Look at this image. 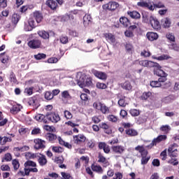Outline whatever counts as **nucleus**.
I'll list each match as a JSON object with an SVG mask.
<instances>
[{"instance_id":"nucleus-1","label":"nucleus","mask_w":179,"mask_h":179,"mask_svg":"<svg viewBox=\"0 0 179 179\" xmlns=\"http://www.w3.org/2000/svg\"><path fill=\"white\" fill-rule=\"evenodd\" d=\"M139 65L144 66L145 68H155L154 73L157 76H167V73L162 69V66L157 62H154L149 60H141L139 62Z\"/></svg>"},{"instance_id":"nucleus-2","label":"nucleus","mask_w":179,"mask_h":179,"mask_svg":"<svg viewBox=\"0 0 179 179\" xmlns=\"http://www.w3.org/2000/svg\"><path fill=\"white\" fill-rule=\"evenodd\" d=\"M142 20L143 23H150L152 29L155 30L160 29V22L157 20V18L153 17V15H149L148 13H143Z\"/></svg>"},{"instance_id":"nucleus-3","label":"nucleus","mask_w":179,"mask_h":179,"mask_svg":"<svg viewBox=\"0 0 179 179\" xmlns=\"http://www.w3.org/2000/svg\"><path fill=\"white\" fill-rule=\"evenodd\" d=\"M93 107L95 110L98 111H101L102 114H109L110 113V108H108L106 104L101 103V102H94L93 103Z\"/></svg>"},{"instance_id":"nucleus-4","label":"nucleus","mask_w":179,"mask_h":179,"mask_svg":"<svg viewBox=\"0 0 179 179\" xmlns=\"http://www.w3.org/2000/svg\"><path fill=\"white\" fill-rule=\"evenodd\" d=\"M120 6V4L115 1H110L109 3L102 6V8L104 10H115L117 8Z\"/></svg>"},{"instance_id":"nucleus-5","label":"nucleus","mask_w":179,"mask_h":179,"mask_svg":"<svg viewBox=\"0 0 179 179\" xmlns=\"http://www.w3.org/2000/svg\"><path fill=\"white\" fill-rule=\"evenodd\" d=\"M34 148L36 149V150H38V149H44L45 148V141L43 140H41L40 138H36L34 140Z\"/></svg>"},{"instance_id":"nucleus-6","label":"nucleus","mask_w":179,"mask_h":179,"mask_svg":"<svg viewBox=\"0 0 179 179\" xmlns=\"http://www.w3.org/2000/svg\"><path fill=\"white\" fill-rule=\"evenodd\" d=\"M112 151L115 155H123L124 152H125V147L121 145H114L112 147Z\"/></svg>"},{"instance_id":"nucleus-7","label":"nucleus","mask_w":179,"mask_h":179,"mask_svg":"<svg viewBox=\"0 0 179 179\" xmlns=\"http://www.w3.org/2000/svg\"><path fill=\"white\" fill-rule=\"evenodd\" d=\"M48 118L49 121H51L52 122L57 123L58 121L61 120V117H59V115L58 113H51L48 115Z\"/></svg>"},{"instance_id":"nucleus-8","label":"nucleus","mask_w":179,"mask_h":179,"mask_svg":"<svg viewBox=\"0 0 179 179\" xmlns=\"http://www.w3.org/2000/svg\"><path fill=\"white\" fill-rule=\"evenodd\" d=\"M98 163H101L102 166L104 167H108L110 166V162L104 156H103L101 154H99L98 156Z\"/></svg>"},{"instance_id":"nucleus-9","label":"nucleus","mask_w":179,"mask_h":179,"mask_svg":"<svg viewBox=\"0 0 179 179\" xmlns=\"http://www.w3.org/2000/svg\"><path fill=\"white\" fill-rule=\"evenodd\" d=\"M167 139V136L166 135H161L157 137V138H155L152 143L148 146V148H152V146H155L157 143H159V142H162V141H166Z\"/></svg>"},{"instance_id":"nucleus-10","label":"nucleus","mask_w":179,"mask_h":179,"mask_svg":"<svg viewBox=\"0 0 179 179\" xmlns=\"http://www.w3.org/2000/svg\"><path fill=\"white\" fill-rule=\"evenodd\" d=\"M74 143L77 145H79L80 143H83L85 141H86V137L83 134H78L77 136H73Z\"/></svg>"},{"instance_id":"nucleus-11","label":"nucleus","mask_w":179,"mask_h":179,"mask_svg":"<svg viewBox=\"0 0 179 179\" xmlns=\"http://www.w3.org/2000/svg\"><path fill=\"white\" fill-rule=\"evenodd\" d=\"M104 37L108 43L115 44V36H114V34L111 33H106L104 34Z\"/></svg>"},{"instance_id":"nucleus-12","label":"nucleus","mask_w":179,"mask_h":179,"mask_svg":"<svg viewBox=\"0 0 179 179\" xmlns=\"http://www.w3.org/2000/svg\"><path fill=\"white\" fill-rule=\"evenodd\" d=\"M37 158H38V162L39 165L41 166L42 167L45 166V164H47L48 161H47V158L45 157V155L38 154Z\"/></svg>"},{"instance_id":"nucleus-13","label":"nucleus","mask_w":179,"mask_h":179,"mask_svg":"<svg viewBox=\"0 0 179 179\" xmlns=\"http://www.w3.org/2000/svg\"><path fill=\"white\" fill-rule=\"evenodd\" d=\"M80 76L79 79H77V83L80 87L83 89L85 87V83L86 80V76L82 74H78Z\"/></svg>"},{"instance_id":"nucleus-14","label":"nucleus","mask_w":179,"mask_h":179,"mask_svg":"<svg viewBox=\"0 0 179 179\" xmlns=\"http://www.w3.org/2000/svg\"><path fill=\"white\" fill-rule=\"evenodd\" d=\"M99 149H103L104 153H106L107 155H108V153L111 152V149L110 148V146L104 142L99 143Z\"/></svg>"},{"instance_id":"nucleus-15","label":"nucleus","mask_w":179,"mask_h":179,"mask_svg":"<svg viewBox=\"0 0 179 179\" xmlns=\"http://www.w3.org/2000/svg\"><path fill=\"white\" fill-rule=\"evenodd\" d=\"M28 45L30 48H38L41 45V41L38 40H32L28 42Z\"/></svg>"},{"instance_id":"nucleus-16","label":"nucleus","mask_w":179,"mask_h":179,"mask_svg":"<svg viewBox=\"0 0 179 179\" xmlns=\"http://www.w3.org/2000/svg\"><path fill=\"white\" fill-rule=\"evenodd\" d=\"M94 75L96 78H98V79H101V80H106L107 79V74L101 71H94Z\"/></svg>"},{"instance_id":"nucleus-17","label":"nucleus","mask_w":179,"mask_h":179,"mask_svg":"<svg viewBox=\"0 0 179 179\" xmlns=\"http://www.w3.org/2000/svg\"><path fill=\"white\" fill-rule=\"evenodd\" d=\"M168 155L170 157H177V149L174 145H171L168 149Z\"/></svg>"},{"instance_id":"nucleus-18","label":"nucleus","mask_w":179,"mask_h":179,"mask_svg":"<svg viewBox=\"0 0 179 179\" xmlns=\"http://www.w3.org/2000/svg\"><path fill=\"white\" fill-rule=\"evenodd\" d=\"M33 18L36 20L37 24H38V23H41V20H43V15L41 14V13L38 11H35L33 13Z\"/></svg>"},{"instance_id":"nucleus-19","label":"nucleus","mask_w":179,"mask_h":179,"mask_svg":"<svg viewBox=\"0 0 179 179\" xmlns=\"http://www.w3.org/2000/svg\"><path fill=\"white\" fill-rule=\"evenodd\" d=\"M146 36L147 38L150 41H155V40H157V38H159V34H157L156 32H148L147 33Z\"/></svg>"},{"instance_id":"nucleus-20","label":"nucleus","mask_w":179,"mask_h":179,"mask_svg":"<svg viewBox=\"0 0 179 179\" xmlns=\"http://www.w3.org/2000/svg\"><path fill=\"white\" fill-rule=\"evenodd\" d=\"M152 59H157V61H166L167 59H171V57L169 56V55H162L161 56H152Z\"/></svg>"},{"instance_id":"nucleus-21","label":"nucleus","mask_w":179,"mask_h":179,"mask_svg":"<svg viewBox=\"0 0 179 179\" xmlns=\"http://www.w3.org/2000/svg\"><path fill=\"white\" fill-rule=\"evenodd\" d=\"M83 24L85 27H87L90 23H92V15L90 14H86L83 19Z\"/></svg>"},{"instance_id":"nucleus-22","label":"nucleus","mask_w":179,"mask_h":179,"mask_svg":"<svg viewBox=\"0 0 179 179\" xmlns=\"http://www.w3.org/2000/svg\"><path fill=\"white\" fill-rule=\"evenodd\" d=\"M22 108H23V106H22V105L17 104L13 106V107L10 109V111L11 114H17V113H19V111H20Z\"/></svg>"},{"instance_id":"nucleus-23","label":"nucleus","mask_w":179,"mask_h":179,"mask_svg":"<svg viewBox=\"0 0 179 179\" xmlns=\"http://www.w3.org/2000/svg\"><path fill=\"white\" fill-rule=\"evenodd\" d=\"M46 5L52 10H55V9H57V7L58 6V4L54 0H48L46 1Z\"/></svg>"},{"instance_id":"nucleus-24","label":"nucleus","mask_w":179,"mask_h":179,"mask_svg":"<svg viewBox=\"0 0 179 179\" xmlns=\"http://www.w3.org/2000/svg\"><path fill=\"white\" fill-rule=\"evenodd\" d=\"M135 150H138L141 154L142 157H146V156H148V150H145L143 146L138 145L135 148Z\"/></svg>"},{"instance_id":"nucleus-25","label":"nucleus","mask_w":179,"mask_h":179,"mask_svg":"<svg viewBox=\"0 0 179 179\" xmlns=\"http://www.w3.org/2000/svg\"><path fill=\"white\" fill-rule=\"evenodd\" d=\"M127 15H129L131 19H141V14L136 10L128 11Z\"/></svg>"},{"instance_id":"nucleus-26","label":"nucleus","mask_w":179,"mask_h":179,"mask_svg":"<svg viewBox=\"0 0 179 179\" xmlns=\"http://www.w3.org/2000/svg\"><path fill=\"white\" fill-rule=\"evenodd\" d=\"M120 22L124 27H128V26L130 24L129 20L127 18V17H121L120 18Z\"/></svg>"},{"instance_id":"nucleus-27","label":"nucleus","mask_w":179,"mask_h":179,"mask_svg":"<svg viewBox=\"0 0 179 179\" xmlns=\"http://www.w3.org/2000/svg\"><path fill=\"white\" fill-rule=\"evenodd\" d=\"M128 136H138V131L134 129H127L125 131Z\"/></svg>"},{"instance_id":"nucleus-28","label":"nucleus","mask_w":179,"mask_h":179,"mask_svg":"<svg viewBox=\"0 0 179 179\" xmlns=\"http://www.w3.org/2000/svg\"><path fill=\"white\" fill-rule=\"evenodd\" d=\"M18 132L20 135H29L30 134V129L26 127H21L19 129Z\"/></svg>"},{"instance_id":"nucleus-29","label":"nucleus","mask_w":179,"mask_h":179,"mask_svg":"<svg viewBox=\"0 0 179 179\" xmlns=\"http://www.w3.org/2000/svg\"><path fill=\"white\" fill-rule=\"evenodd\" d=\"M19 20H20V15L18 14L14 13L11 17V22L13 24H17L19 23Z\"/></svg>"},{"instance_id":"nucleus-30","label":"nucleus","mask_w":179,"mask_h":179,"mask_svg":"<svg viewBox=\"0 0 179 179\" xmlns=\"http://www.w3.org/2000/svg\"><path fill=\"white\" fill-rule=\"evenodd\" d=\"M92 169L93 171H96V173H99V174H103V168L100 166V165H92Z\"/></svg>"},{"instance_id":"nucleus-31","label":"nucleus","mask_w":179,"mask_h":179,"mask_svg":"<svg viewBox=\"0 0 179 179\" xmlns=\"http://www.w3.org/2000/svg\"><path fill=\"white\" fill-rule=\"evenodd\" d=\"M38 36L41 37L42 38H44V40H47L48 38H50V34L45 31H38Z\"/></svg>"},{"instance_id":"nucleus-32","label":"nucleus","mask_w":179,"mask_h":179,"mask_svg":"<svg viewBox=\"0 0 179 179\" xmlns=\"http://www.w3.org/2000/svg\"><path fill=\"white\" fill-rule=\"evenodd\" d=\"M44 118H45V116L44 115H41V114H37L34 117V119L36 121H38V122H44L45 124V122H47V121H45V120H44Z\"/></svg>"},{"instance_id":"nucleus-33","label":"nucleus","mask_w":179,"mask_h":179,"mask_svg":"<svg viewBox=\"0 0 179 179\" xmlns=\"http://www.w3.org/2000/svg\"><path fill=\"white\" fill-rule=\"evenodd\" d=\"M163 26L165 27V29H169L170 26H171V20H170V18H164L162 20Z\"/></svg>"},{"instance_id":"nucleus-34","label":"nucleus","mask_w":179,"mask_h":179,"mask_svg":"<svg viewBox=\"0 0 179 179\" xmlns=\"http://www.w3.org/2000/svg\"><path fill=\"white\" fill-rule=\"evenodd\" d=\"M57 139H58L59 143L60 145H62L63 146H65L66 148H68L69 149L72 148V145H71V144L65 142L61 137H58Z\"/></svg>"},{"instance_id":"nucleus-35","label":"nucleus","mask_w":179,"mask_h":179,"mask_svg":"<svg viewBox=\"0 0 179 179\" xmlns=\"http://www.w3.org/2000/svg\"><path fill=\"white\" fill-rule=\"evenodd\" d=\"M11 161H12V155H10V153L9 152L6 153L1 159L2 163H3L4 162H11Z\"/></svg>"},{"instance_id":"nucleus-36","label":"nucleus","mask_w":179,"mask_h":179,"mask_svg":"<svg viewBox=\"0 0 179 179\" xmlns=\"http://www.w3.org/2000/svg\"><path fill=\"white\" fill-rule=\"evenodd\" d=\"M122 89L124 90H131L132 89V85H131V83L129 81H126L122 85Z\"/></svg>"},{"instance_id":"nucleus-37","label":"nucleus","mask_w":179,"mask_h":179,"mask_svg":"<svg viewBox=\"0 0 179 179\" xmlns=\"http://www.w3.org/2000/svg\"><path fill=\"white\" fill-rule=\"evenodd\" d=\"M7 142H12V138L3 136V137H2V140L0 142V145L3 146V145H6Z\"/></svg>"},{"instance_id":"nucleus-38","label":"nucleus","mask_w":179,"mask_h":179,"mask_svg":"<svg viewBox=\"0 0 179 179\" xmlns=\"http://www.w3.org/2000/svg\"><path fill=\"white\" fill-rule=\"evenodd\" d=\"M38 154L37 153H31V152H27L25 153L26 159H37Z\"/></svg>"},{"instance_id":"nucleus-39","label":"nucleus","mask_w":179,"mask_h":179,"mask_svg":"<svg viewBox=\"0 0 179 179\" xmlns=\"http://www.w3.org/2000/svg\"><path fill=\"white\" fill-rule=\"evenodd\" d=\"M24 167H37V164L33 161L28 160L24 163Z\"/></svg>"},{"instance_id":"nucleus-40","label":"nucleus","mask_w":179,"mask_h":179,"mask_svg":"<svg viewBox=\"0 0 179 179\" xmlns=\"http://www.w3.org/2000/svg\"><path fill=\"white\" fill-rule=\"evenodd\" d=\"M46 139H48V141H49L50 142H54V141L57 139V136L49 133L46 134Z\"/></svg>"},{"instance_id":"nucleus-41","label":"nucleus","mask_w":179,"mask_h":179,"mask_svg":"<svg viewBox=\"0 0 179 179\" xmlns=\"http://www.w3.org/2000/svg\"><path fill=\"white\" fill-rule=\"evenodd\" d=\"M160 130L162 131L163 132H165V134H169V132H170V131H171V127H170V126L169 125H162L160 127Z\"/></svg>"},{"instance_id":"nucleus-42","label":"nucleus","mask_w":179,"mask_h":179,"mask_svg":"<svg viewBox=\"0 0 179 179\" xmlns=\"http://www.w3.org/2000/svg\"><path fill=\"white\" fill-rule=\"evenodd\" d=\"M118 104L120 107H125L128 103L127 102V98L124 97L118 101Z\"/></svg>"},{"instance_id":"nucleus-43","label":"nucleus","mask_w":179,"mask_h":179,"mask_svg":"<svg viewBox=\"0 0 179 179\" xmlns=\"http://www.w3.org/2000/svg\"><path fill=\"white\" fill-rule=\"evenodd\" d=\"M174 100L173 96H169L162 99L163 103H165V104H169V103H171Z\"/></svg>"},{"instance_id":"nucleus-44","label":"nucleus","mask_w":179,"mask_h":179,"mask_svg":"<svg viewBox=\"0 0 179 179\" xmlns=\"http://www.w3.org/2000/svg\"><path fill=\"white\" fill-rule=\"evenodd\" d=\"M9 79H10V82H11V83H13V84L17 83V80H16V76H15V73H13V72L10 73Z\"/></svg>"},{"instance_id":"nucleus-45","label":"nucleus","mask_w":179,"mask_h":179,"mask_svg":"<svg viewBox=\"0 0 179 179\" xmlns=\"http://www.w3.org/2000/svg\"><path fill=\"white\" fill-rule=\"evenodd\" d=\"M52 150L55 152V153H62V152H64V148L58 146H53Z\"/></svg>"},{"instance_id":"nucleus-46","label":"nucleus","mask_w":179,"mask_h":179,"mask_svg":"<svg viewBox=\"0 0 179 179\" xmlns=\"http://www.w3.org/2000/svg\"><path fill=\"white\" fill-rule=\"evenodd\" d=\"M12 164L13 166L14 170L17 171L20 167V164H19V161L17 159H14L12 161Z\"/></svg>"},{"instance_id":"nucleus-47","label":"nucleus","mask_w":179,"mask_h":179,"mask_svg":"<svg viewBox=\"0 0 179 179\" xmlns=\"http://www.w3.org/2000/svg\"><path fill=\"white\" fill-rule=\"evenodd\" d=\"M108 120L110 122H117V121H118V117H117L114 115H109L108 116Z\"/></svg>"},{"instance_id":"nucleus-48","label":"nucleus","mask_w":179,"mask_h":179,"mask_svg":"<svg viewBox=\"0 0 179 179\" xmlns=\"http://www.w3.org/2000/svg\"><path fill=\"white\" fill-rule=\"evenodd\" d=\"M64 114L66 120H72V117H73V115L69 110H64Z\"/></svg>"},{"instance_id":"nucleus-49","label":"nucleus","mask_w":179,"mask_h":179,"mask_svg":"<svg viewBox=\"0 0 179 179\" xmlns=\"http://www.w3.org/2000/svg\"><path fill=\"white\" fill-rule=\"evenodd\" d=\"M45 99H46V100H52V99H54V94H52L51 92H46L45 93Z\"/></svg>"},{"instance_id":"nucleus-50","label":"nucleus","mask_w":179,"mask_h":179,"mask_svg":"<svg viewBox=\"0 0 179 179\" xmlns=\"http://www.w3.org/2000/svg\"><path fill=\"white\" fill-rule=\"evenodd\" d=\"M150 86L152 87H160L162 86V83H160L159 80L152 81L150 82Z\"/></svg>"},{"instance_id":"nucleus-51","label":"nucleus","mask_w":179,"mask_h":179,"mask_svg":"<svg viewBox=\"0 0 179 179\" xmlns=\"http://www.w3.org/2000/svg\"><path fill=\"white\" fill-rule=\"evenodd\" d=\"M28 24L29 26L32 27L34 29H35L36 27L37 26V24H36V21L33 17L29 19Z\"/></svg>"},{"instance_id":"nucleus-52","label":"nucleus","mask_w":179,"mask_h":179,"mask_svg":"<svg viewBox=\"0 0 179 179\" xmlns=\"http://www.w3.org/2000/svg\"><path fill=\"white\" fill-rule=\"evenodd\" d=\"M125 49L127 52H132L134 51V46L131 43H127L125 45Z\"/></svg>"},{"instance_id":"nucleus-53","label":"nucleus","mask_w":179,"mask_h":179,"mask_svg":"<svg viewBox=\"0 0 179 179\" xmlns=\"http://www.w3.org/2000/svg\"><path fill=\"white\" fill-rule=\"evenodd\" d=\"M141 57H145V58H147L148 57H150L152 54L149 50H144L141 52Z\"/></svg>"},{"instance_id":"nucleus-54","label":"nucleus","mask_w":179,"mask_h":179,"mask_svg":"<svg viewBox=\"0 0 179 179\" xmlns=\"http://www.w3.org/2000/svg\"><path fill=\"white\" fill-rule=\"evenodd\" d=\"M45 57H47V55H45L44 53H39L34 55L35 59H45Z\"/></svg>"},{"instance_id":"nucleus-55","label":"nucleus","mask_w":179,"mask_h":179,"mask_svg":"<svg viewBox=\"0 0 179 179\" xmlns=\"http://www.w3.org/2000/svg\"><path fill=\"white\" fill-rule=\"evenodd\" d=\"M17 150H18L19 152H26L27 150H29V149H30V148L27 145H24L22 147H18L15 148Z\"/></svg>"},{"instance_id":"nucleus-56","label":"nucleus","mask_w":179,"mask_h":179,"mask_svg":"<svg viewBox=\"0 0 179 179\" xmlns=\"http://www.w3.org/2000/svg\"><path fill=\"white\" fill-rule=\"evenodd\" d=\"M130 114H131V115H132V117H138V115H139V114H140V112L138 110L131 109L130 110Z\"/></svg>"},{"instance_id":"nucleus-57","label":"nucleus","mask_w":179,"mask_h":179,"mask_svg":"<svg viewBox=\"0 0 179 179\" xmlns=\"http://www.w3.org/2000/svg\"><path fill=\"white\" fill-rule=\"evenodd\" d=\"M61 176L62 179H72V176L69 173H66L65 172H62Z\"/></svg>"},{"instance_id":"nucleus-58","label":"nucleus","mask_w":179,"mask_h":179,"mask_svg":"<svg viewBox=\"0 0 179 179\" xmlns=\"http://www.w3.org/2000/svg\"><path fill=\"white\" fill-rule=\"evenodd\" d=\"M170 50H173L174 51H177L179 52V45L176 44V43H173L169 46Z\"/></svg>"},{"instance_id":"nucleus-59","label":"nucleus","mask_w":179,"mask_h":179,"mask_svg":"<svg viewBox=\"0 0 179 179\" xmlns=\"http://www.w3.org/2000/svg\"><path fill=\"white\" fill-rule=\"evenodd\" d=\"M166 38L169 40L170 41H176V37L174 36V34L171 33H169L166 34Z\"/></svg>"},{"instance_id":"nucleus-60","label":"nucleus","mask_w":179,"mask_h":179,"mask_svg":"<svg viewBox=\"0 0 179 179\" xmlns=\"http://www.w3.org/2000/svg\"><path fill=\"white\" fill-rule=\"evenodd\" d=\"M62 96L63 99H71V95L69 94V92L64 91L62 92Z\"/></svg>"},{"instance_id":"nucleus-61","label":"nucleus","mask_w":179,"mask_h":179,"mask_svg":"<svg viewBox=\"0 0 179 179\" xmlns=\"http://www.w3.org/2000/svg\"><path fill=\"white\" fill-rule=\"evenodd\" d=\"M1 171H10V167L7 164H3L1 166Z\"/></svg>"},{"instance_id":"nucleus-62","label":"nucleus","mask_w":179,"mask_h":179,"mask_svg":"<svg viewBox=\"0 0 179 179\" xmlns=\"http://www.w3.org/2000/svg\"><path fill=\"white\" fill-rule=\"evenodd\" d=\"M60 43H62V44H67L69 40H68V36H61L60 38Z\"/></svg>"},{"instance_id":"nucleus-63","label":"nucleus","mask_w":179,"mask_h":179,"mask_svg":"<svg viewBox=\"0 0 179 179\" xmlns=\"http://www.w3.org/2000/svg\"><path fill=\"white\" fill-rule=\"evenodd\" d=\"M34 28L32 26L29 25V23L24 24V29L25 30V31H31Z\"/></svg>"},{"instance_id":"nucleus-64","label":"nucleus","mask_w":179,"mask_h":179,"mask_svg":"<svg viewBox=\"0 0 179 179\" xmlns=\"http://www.w3.org/2000/svg\"><path fill=\"white\" fill-rule=\"evenodd\" d=\"M113 179H122V173L117 172L115 173V177Z\"/></svg>"}]
</instances>
